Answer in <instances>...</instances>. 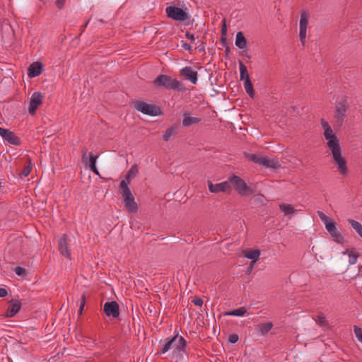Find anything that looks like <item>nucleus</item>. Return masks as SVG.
I'll use <instances>...</instances> for the list:
<instances>
[{
    "mask_svg": "<svg viewBox=\"0 0 362 362\" xmlns=\"http://www.w3.org/2000/svg\"><path fill=\"white\" fill-rule=\"evenodd\" d=\"M321 125L324 130V137L327 141V146L329 148L334 163L336 165L338 172L341 175L348 174V167L346 158L342 156L340 142L329 123L324 119H321Z\"/></svg>",
    "mask_w": 362,
    "mask_h": 362,
    "instance_id": "nucleus-1",
    "label": "nucleus"
},
{
    "mask_svg": "<svg viewBox=\"0 0 362 362\" xmlns=\"http://www.w3.org/2000/svg\"><path fill=\"white\" fill-rule=\"evenodd\" d=\"M229 181L238 193L242 196H250L254 193L253 189L247 186L246 182L238 176L233 175L230 177Z\"/></svg>",
    "mask_w": 362,
    "mask_h": 362,
    "instance_id": "nucleus-7",
    "label": "nucleus"
},
{
    "mask_svg": "<svg viewBox=\"0 0 362 362\" xmlns=\"http://www.w3.org/2000/svg\"><path fill=\"white\" fill-rule=\"evenodd\" d=\"M235 45L240 49H244L247 46V40L242 32L236 34Z\"/></svg>",
    "mask_w": 362,
    "mask_h": 362,
    "instance_id": "nucleus-21",
    "label": "nucleus"
},
{
    "mask_svg": "<svg viewBox=\"0 0 362 362\" xmlns=\"http://www.w3.org/2000/svg\"><path fill=\"white\" fill-rule=\"evenodd\" d=\"M82 162L87 165L88 164V158H87V153L86 151H83L82 155Z\"/></svg>",
    "mask_w": 362,
    "mask_h": 362,
    "instance_id": "nucleus-41",
    "label": "nucleus"
},
{
    "mask_svg": "<svg viewBox=\"0 0 362 362\" xmlns=\"http://www.w3.org/2000/svg\"><path fill=\"white\" fill-rule=\"evenodd\" d=\"M103 310L107 316L117 317L119 315V305L115 301L105 303Z\"/></svg>",
    "mask_w": 362,
    "mask_h": 362,
    "instance_id": "nucleus-16",
    "label": "nucleus"
},
{
    "mask_svg": "<svg viewBox=\"0 0 362 362\" xmlns=\"http://www.w3.org/2000/svg\"><path fill=\"white\" fill-rule=\"evenodd\" d=\"M32 165L30 162H28L27 165L24 168V169L19 173L20 177H27L31 172Z\"/></svg>",
    "mask_w": 362,
    "mask_h": 362,
    "instance_id": "nucleus-33",
    "label": "nucleus"
},
{
    "mask_svg": "<svg viewBox=\"0 0 362 362\" xmlns=\"http://www.w3.org/2000/svg\"><path fill=\"white\" fill-rule=\"evenodd\" d=\"M139 173V169L136 165H133L131 168L127 172V174L126 175V180H124L126 182H128L135 177Z\"/></svg>",
    "mask_w": 362,
    "mask_h": 362,
    "instance_id": "nucleus-28",
    "label": "nucleus"
},
{
    "mask_svg": "<svg viewBox=\"0 0 362 362\" xmlns=\"http://www.w3.org/2000/svg\"><path fill=\"white\" fill-rule=\"evenodd\" d=\"M65 0H57L56 5L58 8H62L64 4Z\"/></svg>",
    "mask_w": 362,
    "mask_h": 362,
    "instance_id": "nucleus-42",
    "label": "nucleus"
},
{
    "mask_svg": "<svg viewBox=\"0 0 362 362\" xmlns=\"http://www.w3.org/2000/svg\"><path fill=\"white\" fill-rule=\"evenodd\" d=\"M354 332L358 340L362 343V329L355 325L354 327Z\"/></svg>",
    "mask_w": 362,
    "mask_h": 362,
    "instance_id": "nucleus-35",
    "label": "nucleus"
},
{
    "mask_svg": "<svg viewBox=\"0 0 362 362\" xmlns=\"http://www.w3.org/2000/svg\"><path fill=\"white\" fill-rule=\"evenodd\" d=\"M0 136L4 141H7L10 144L18 145L20 144L19 139L13 132L8 129L0 127Z\"/></svg>",
    "mask_w": 362,
    "mask_h": 362,
    "instance_id": "nucleus-15",
    "label": "nucleus"
},
{
    "mask_svg": "<svg viewBox=\"0 0 362 362\" xmlns=\"http://www.w3.org/2000/svg\"><path fill=\"white\" fill-rule=\"evenodd\" d=\"M317 215L320 217V220L325 224V228L329 233V234L332 238L333 240L339 244L344 243V235L338 230L336 227L335 223L325 214L322 211H318Z\"/></svg>",
    "mask_w": 362,
    "mask_h": 362,
    "instance_id": "nucleus-3",
    "label": "nucleus"
},
{
    "mask_svg": "<svg viewBox=\"0 0 362 362\" xmlns=\"http://www.w3.org/2000/svg\"><path fill=\"white\" fill-rule=\"evenodd\" d=\"M129 184V181L126 182L125 180H122L120 182V191L121 195L123 199V204L127 209V210L129 212L134 213L138 210V205L134 200V197L128 187Z\"/></svg>",
    "mask_w": 362,
    "mask_h": 362,
    "instance_id": "nucleus-4",
    "label": "nucleus"
},
{
    "mask_svg": "<svg viewBox=\"0 0 362 362\" xmlns=\"http://www.w3.org/2000/svg\"><path fill=\"white\" fill-rule=\"evenodd\" d=\"M316 322L320 326H326L327 325V322L326 319V316L323 313H320L316 318Z\"/></svg>",
    "mask_w": 362,
    "mask_h": 362,
    "instance_id": "nucleus-34",
    "label": "nucleus"
},
{
    "mask_svg": "<svg viewBox=\"0 0 362 362\" xmlns=\"http://www.w3.org/2000/svg\"><path fill=\"white\" fill-rule=\"evenodd\" d=\"M97 158V156H94L93 154H90L89 168L92 172H93L96 175H98L99 173L95 166Z\"/></svg>",
    "mask_w": 362,
    "mask_h": 362,
    "instance_id": "nucleus-31",
    "label": "nucleus"
},
{
    "mask_svg": "<svg viewBox=\"0 0 362 362\" xmlns=\"http://www.w3.org/2000/svg\"><path fill=\"white\" fill-rule=\"evenodd\" d=\"M279 209L285 216L292 215L297 211L291 204H280Z\"/></svg>",
    "mask_w": 362,
    "mask_h": 362,
    "instance_id": "nucleus-24",
    "label": "nucleus"
},
{
    "mask_svg": "<svg viewBox=\"0 0 362 362\" xmlns=\"http://www.w3.org/2000/svg\"><path fill=\"white\" fill-rule=\"evenodd\" d=\"M7 295L8 291L4 288H0V298L6 297Z\"/></svg>",
    "mask_w": 362,
    "mask_h": 362,
    "instance_id": "nucleus-40",
    "label": "nucleus"
},
{
    "mask_svg": "<svg viewBox=\"0 0 362 362\" xmlns=\"http://www.w3.org/2000/svg\"><path fill=\"white\" fill-rule=\"evenodd\" d=\"M180 74L192 84H196L198 81L197 71L190 66H185L180 69Z\"/></svg>",
    "mask_w": 362,
    "mask_h": 362,
    "instance_id": "nucleus-14",
    "label": "nucleus"
},
{
    "mask_svg": "<svg viewBox=\"0 0 362 362\" xmlns=\"http://www.w3.org/2000/svg\"><path fill=\"white\" fill-rule=\"evenodd\" d=\"M182 47L185 50L189 51L192 49V46L187 42H182Z\"/></svg>",
    "mask_w": 362,
    "mask_h": 362,
    "instance_id": "nucleus-43",
    "label": "nucleus"
},
{
    "mask_svg": "<svg viewBox=\"0 0 362 362\" xmlns=\"http://www.w3.org/2000/svg\"><path fill=\"white\" fill-rule=\"evenodd\" d=\"M247 310L245 307H240L238 309L233 310L229 312H226L224 314V315L241 317V316H243L247 313Z\"/></svg>",
    "mask_w": 362,
    "mask_h": 362,
    "instance_id": "nucleus-23",
    "label": "nucleus"
},
{
    "mask_svg": "<svg viewBox=\"0 0 362 362\" xmlns=\"http://www.w3.org/2000/svg\"><path fill=\"white\" fill-rule=\"evenodd\" d=\"M222 23H223V25H222V28H221V34L222 35L225 36V35H227V26H226V20L223 19L222 21Z\"/></svg>",
    "mask_w": 362,
    "mask_h": 362,
    "instance_id": "nucleus-38",
    "label": "nucleus"
},
{
    "mask_svg": "<svg viewBox=\"0 0 362 362\" xmlns=\"http://www.w3.org/2000/svg\"><path fill=\"white\" fill-rule=\"evenodd\" d=\"M186 37L192 41H194L195 38H194V35L189 33V32H187L186 33V35H185Z\"/></svg>",
    "mask_w": 362,
    "mask_h": 362,
    "instance_id": "nucleus-45",
    "label": "nucleus"
},
{
    "mask_svg": "<svg viewBox=\"0 0 362 362\" xmlns=\"http://www.w3.org/2000/svg\"><path fill=\"white\" fill-rule=\"evenodd\" d=\"M244 256L252 259L253 262H256L260 256V251L258 250H247L244 251Z\"/></svg>",
    "mask_w": 362,
    "mask_h": 362,
    "instance_id": "nucleus-22",
    "label": "nucleus"
},
{
    "mask_svg": "<svg viewBox=\"0 0 362 362\" xmlns=\"http://www.w3.org/2000/svg\"><path fill=\"white\" fill-rule=\"evenodd\" d=\"M310 15L308 13L304 11L300 15V19L299 22V37L302 45H305L306 32L308 25Z\"/></svg>",
    "mask_w": 362,
    "mask_h": 362,
    "instance_id": "nucleus-11",
    "label": "nucleus"
},
{
    "mask_svg": "<svg viewBox=\"0 0 362 362\" xmlns=\"http://www.w3.org/2000/svg\"><path fill=\"white\" fill-rule=\"evenodd\" d=\"M348 222L356 230L358 235L362 238V224L354 219H348Z\"/></svg>",
    "mask_w": 362,
    "mask_h": 362,
    "instance_id": "nucleus-26",
    "label": "nucleus"
},
{
    "mask_svg": "<svg viewBox=\"0 0 362 362\" xmlns=\"http://www.w3.org/2000/svg\"><path fill=\"white\" fill-rule=\"evenodd\" d=\"M255 264V262H253V261L251 262L249 267L247 268V272H250L253 269Z\"/></svg>",
    "mask_w": 362,
    "mask_h": 362,
    "instance_id": "nucleus-46",
    "label": "nucleus"
},
{
    "mask_svg": "<svg viewBox=\"0 0 362 362\" xmlns=\"http://www.w3.org/2000/svg\"><path fill=\"white\" fill-rule=\"evenodd\" d=\"M239 69L240 80L244 81V82L247 81V80H250L247 67L243 64L242 62H239Z\"/></svg>",
    "mask_w": 362,
    "mask_h": 362,
    "instance_id": "nucleus-25",
    "label": "nucleus"
},
{
    "mask_svg": "<svg viewBox=\"0 0 362 362\" xmlns=\"http://www.w3.org/2000/svg\"><path fill=\"white\" fill-rule=\"evenodd\" d=\"M21 304L19 300L13 299L9 301V305L6 313L4 315L5 317H12L16 315L21 308Z\"/></svg>",
    "mask_w": 362,
    "mask_h": 362,
    "instance_id": "nucleus-17",
    "label": "nucleus"
},
{
    "mask_svg": "<svg viewBox=\"0 0 362 362\" xmlns=\"http://www.w3.org/2000/svg\"><path fill=\"white\" fill-rule=\"evenodd\" d=\"M344 255H349V263L350 264H354L357 262V259L358 257V254L354 250L349 251L346 250L345 252H343Z\"/></svg>",
    "mask_w": 362,
    "mask_h": 362,
    "instance_id": "nucleus-29",
    "label": "nucleus"
},
{
    "mask_svg": "<svg viewBox=\"0 0 362 362\" xmlns=\"http://www.w3.org/2000/svg\"><path fill=\"white\" fill-rule=\"evenodd\" d=\"M244 88L247 92V93L252 98L255 95V90L253 89V86L250 80H247L244 82Z\"/></svg>",
    "mask_w": 362,
    "mask_h": 362,
    "instance_id": "nucleus-30",
    "label": "nucleus"
},
{
    "mask_svg": "<svg viewBox=\"0 0 362 362\" xmlns=\"http://www.w3.org/2000/svg\"><path fill=\"white\" fill-rule=\"evenodd\" d=\"M228 340L230 343L235 344L238 341V336L235 334H230L229 336Z\"/></svg>",
    "mask_w": 362,
    "mask_h": 362,
    "instance_id": "nucleus-37",
    "label": "nucleus"
},
{
    "mask_svg": "<svg viewBox=\"0 0 362 362\" xmlns=\"http://www.w3.org/2000/svg\"><path fill=\"white\" fill-rule=\"evenodd\" d=\"M193 303L196 305H202L203 304V300L201 299V298H196L193 300Z\"/></svg>",
    "mask_w": 362,
    "mask_h": 362,
    "instance_id": "nucleus-44",
    "label": "nucleus"
},
{
    "mask_svg": "<svg viewBox=\"0 0 362 362\" xmlns=\"http://www.w3.org/2000/svg\"><path fill=\"white\" fill-rule=\"evenodd\" d=\"M154 84L167 89H182V85L180 81L166 75H159L154 81Z\"/></svg>",
    "mask_w": 362,
    "mask_h": 362,
    "instance_id": "nucleus-6",
    "label": "nucleus"
},
{
    "mask_svg": "<svg viewBox=\"0 0 362 362\" xmlns=\"http://www.w3.org/2000/svg\"><path fill=\"white\" fill-rule=\"evenodd\" d=\"M70 240L66 235H64L59 240V250L62 255L70 258L71 254L69 250V242Z\"/></svg>",
    "mask_w": 362,
    "mask_h": 362,
    "instance_id": "nucleus-18",
    "label": "nucleus"
},
{
    "mask_svg": "<svg viewBox=\"0 0 362 362\" xmlns=\"http://www.w3.org/2000/svg\"><path fill=\"white\" fill-rule=\"evenodd\" d=\"M84 305H85V296H82L81 301V304H80V308H79V310H78V313H79L80 315L82 314Z\"/></svg>",
    "mask_w": 362,
    "mask_h": 362,
    "instance_id": "nucleus-39",
    "label": "nucleus"
},
{
    "mask_svg": "<svg viewBox=\"0 0 362 362\" xmlns=\"http://www.w3.org/2000/svg\"><path fill=\"white\" fill-rule=\"evenodd\" d=\"M347 109L348 103L346 99H342L341 101L337 103L334 115V122L337 127H340L342 125Z\"/></svg>",
    "mask_w": 362,
    "mask_h": 362,
    "instance_id": "nucleus-8",
    "label": "nucleus"
},
{
    "mask_svg": "<svg viewBox=\"0 0 362 362\" xmlns=\"http://www.w3.org/2000/svg\"><path fill=\"white\" fill-rule=\"evenodd\" d=\"M134 107L136 110L150 116H157L161 112L160 109L156 105L144 101L135 102Z\"/></svg>",
    "mask_w": 362,
    "mask_h": 362,
    "instance_id": "nucleus-9",
    "label": "nucleus"
},
{
    "mask_svg": "<svg viewBox=\"0 0 362 362\" xmlns=\"http://www.w3.org/2000/svg\"><path fill=\"white\" fill-rule=\"evenodd\" d=\"M245 156L248 160L267 168L277 169L280 167L279 161L276 159L269 158L257 154L245 153Z\"/></svg>",
    "mask_w": 362,
    "mask_h": 362,
    "instance_id": "nucleus-5",
    "label": "nucleus"
},
{
    "mask_svg": "<svg viewBox=\"0 0 362 362\" xmlns=\"http://www.w3.org/2000/svg\"><path fill=\"white\" fill-rule=\"evenodd\" d=\"M200 121V118L192 117L190 113H185L182 124L185 127H189L193 124L199 123Z\"/></svg>",
    "mask_w": 362,
    "mask_h": 362,
    "instance_id": "nucleus-20",
    "label": "nucleus"
},
{
    "mask_svg": "<svg viewBox=\"0 0 362 362\" xmlns=\"http://www.w3.org/2000/svg\"><path fill=\"white\" fill-rule=\"evenodd\" d=\"M42 72V64L36 62L30 65L28 71V76L33 78L39 76Z\"/></svg>",
    "mask_w": 362,
    "mask_h": 362,
    "instance_id": "nucleus-19",
    "label": "nucleus"
},
{
    "mask_svg": "<svg viewBox=\"0 0 362 362\" xmlns=\"http://www.w3.org/2000/svg\"><path fill=\"white\" fill-rule=\"evenodd\" d=\"M15 272L18 276H23L25 274V269L21 267H17L15 269Z\"/></svg>",
    "mask_w": 362,
    "mask_h": 362,
    "instance_id": "nucleus-36",
    "label": "nucleus"
},
{
    "mask_svg": "<svg viewBox=\"0 0 362 362\" xmlns=\"http://www.w3.org/2000/svg\"><path fill=\"white\" fill-rule=\"evenodd\" d=\"M186 341L182 337L176 335L168 339L163 346L160 353L165 354L170 350L173 351V355L175 358H183L185 354Z\"/></svg>",
    "mask_w": 362,
    "mask_h": 362,
    "instance_id": "nucleus-2",
    "label": "nucleus"
},
{
    "mask_svg": "<svg viewBox=\"0 0 362 362\" xmlns=\"http://www.w3.org/2000/svg\"><path fill=\"white\" fill-rule=\"evenodd\" d=\"M226 36H227V35H225V36L223 35H223H221V40H222V41H223V42H226V39H227V37H226Z\"/></svg>",
    "mask_w": 362,
    "mask_h": 362,
    "instance_id": "nucleus-47",
    "label": "nucleus"
},
{
    "mask_svg": "<svg viewBox=\"0 0 362 362\" xmlns=\"http://www.w3.org/2000/svg\"><path fill=\"white\" fill-rule=\"evenodd\" d=\"M43 95L40 92H35L30 98V105H29V113L31 115H34L35 113L36 110L42 103Z\"/></svg>",
    "mask_w": 362,
    "mask_h": 362,
    "instance_id": "nucleus-13",
    "label": "nucleus"
},
{
    "mask_svg": "<svg viewBox=\"0 0 362 362\" xmlns=\"http://www.w3.org/2000/svg\"><path fill=\"white\" fill-rule=\"evenodd\" d=\"M165 12L169 18L175 21H184L189 18V15L186 11L176 6H168L165 8Z\"/></svg>",
    "mask_w": 362,
    "mask_h": 362,
    "instance_id": "nucleus-10",
    "label": "nucleus"
},
{
    "mask_svg": "<svg viewBox=\"0 0 362 362\" xmlns=\"http://www.w3.org/2000/svg\"><path fill=\"white\" fill-rule=\"evenodd\" d=\"M176 134V129L175 127H170L165 130L163 134V139L167 141L170 138Z\"/></svg>",
    "mask_w": 362,
    "mask_h": 362,
    "instance_id": "nucleus-32",
    "label": "nucleus"
},
{
    "mask_svg": "<svg viewBox=\"0 0 362 362\" xmlns=\"http://www.w3.org/2000/svg\"><path fill=\"white\" fill-rule=\"evenodd\" d=\"M273 327L272 322H265L263 324H261L259 327V332L261 335H265L267 334Z\"/></svg>",
    "mask_w": 362,
    "mask_h": 362,
    "instance_id": "nucleus-27",
    "label": "nucleus"
},
{
    "mask_svg": "<svg viewBox=\"0 0 362 362\" xmlns=\"http://www.w3.org/2000/svg\"><path fill=\"white\" fill-rule=\"evenodd\" d=\"M208 185L209 189L211 193H228L231 190V187L228 181L222 182L218 184H213L211 181H209Z\"/></svg>",
    "mask_w": 362,
    "mask_h": 362,
    "instance_id": "nucleus-12",
    "label": "nucleus"
}]
</instances>
